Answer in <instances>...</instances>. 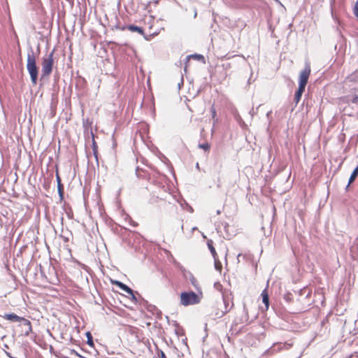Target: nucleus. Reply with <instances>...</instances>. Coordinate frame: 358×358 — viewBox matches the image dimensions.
Wrapping results in <instances>:
<instances>
[{"label":"nucleus","instance_id":"nucleus-1","mask_svg":"<svg viewBox=\"0 0 358 358\" xmlns=\"http://www.w3.org/2000/svg\"><path fill=\"white\" fill-rule=\"evenodd\" d=\"M311 73V67L309 63H306L304 69L301 71L299 79V88L295 92L294 101L298 103L301 99V96L305 91L308 83L309 76Z\"/></svg>","mask_w":358,"mask_h":358},{"label":"nucleus","instance_id":"nucleus-2","mask_svg":"<svg viewBox=\"0 0 358 358\" xmlns=\"http://www.w3.org/2000/svg\"><path fill=\"white\" fill-rule=\"evenodd\" d=\"M155 17H153V13L151 15L145 13L143 14L142 18L136 20V22L141 24V27L145 29L146 35L150 38L158 35L160 32V29L155 26Z\"/></svg>","mask_w":358,"mask_h":358},{"label":"nucleus","instance_id":"nucleus-3","mask_svg":"<svg viewBox=\"0 0 358 358\" xmlns=\"http://www.w3.org/2000/svg\"><path fill=\"white\" fill-rule=\"evenodd\" d=\"M202 298L201 294L193 291H183L180 294V303L183 306L196 305L200 303Z\"/></svg>","mask_w":358,"mask_h":358},{"label":"nucleus","instance_id":"nucleus-4","mask_svg":"<svg viewBox=\"0 0 358 358\" xmlns=\"http://www.w3.org/2000/svg\"><path fill=\"white\" fill-rule=\"evenodd\" d=\"M27 69L30 75L32 84L36 85L37 84L38 69L36 66V58L33 52L27 55Z\"/></svg>","mask_w":358,"mask_h":358},{"label":"nucleus","instance_id":"nucleus-5","mask_svg":"<svg viewBox=\"0 0 358 358\" xmlns=\"http://www.w3.org/2000/svg\"><path fill=\"white\" fill-rule=\"evenodd\" d=\"M294 293L297 296L296 301L303 306H310L313 301L310 299L312 291L308 287H303L298 290H294Z\"/></svg>","mask_w":358,"mask_h":358},{"label":"nucleus","instance_id":"nucleus-6","mask_svg":"<svg viewBox=\"0 0 358 358\" xmlns=\"http://www.w3.org/2000/svg\"><path fill=\"white\" fill-rule=\"evenodd\" d=\"M54 65L53 52L44 57L42 60V75L41 78L49 77L51 74Z\"/></svg>","mask_w":358,"mask_h":358},{"label":"nucleus","instance_id":"nucleus-7","mask_svg":"<svg viewBox=\"0 0 358 358\" xmlns=\"http://www.w3.org/2000/svg\"><path fill=\"white\" fill-rule=\"evenodd\" d=\"M142 8L147 10V14L151 15L153 13V17H155L159 14L162 8V0H155L150 1L147 5L143 4Z\"/></svg>","mask_w":358,"mask_h":358},{"label":"nucleus","instance_id":"nucleus-8","mask_svg":"<svg viewBox=\"0 0 358 358\" xmlns=\"http://www.w3.org/2000/svg\"><path fill=\"white\" fill-rule=\"evenodd\" d=\"M56 234H58L64 242H69L73 237L72 231L69 229L68 225H51Z\"/></svg>","mask_w":358,"mask_h":358},{"label":"nucleus","instance_id":"nucleus-9","mask_svg":"<svg viewBox=\"0 0 358 358\" xmlns=\"http://www.w3.org/2000/svg\"><path fill=\"white\" fill-rule=\"evenodd\" d=\"M3 317L5 320L11 322H22L23 325L29 327V331H31V322L23 317H20L14 313H5Z\"/></svg>","mask_w":358,"mask_h":358},{"label":"nucleus","instance_id":"nucleus-10","mask_svg":"<svg viewBox=\"0 0 358 358\" xmlns=\"http://www.w3.org/2000/svg\"><path fill=\"white\" fill-rule=\"evenodd\" d=\"M110 230L113 234L121 236L124 240L129 238L130 235H134V232L126 228L123 225H109Z\"/></svg>","mask_w":358,"mask_h":358},{"label":"nucleus","instance_id":"nucleus-11","mask_svg":"<svg viewBox=\"0 0 358 358\" xmlns=\"http://www.w3.org/2000/svg\"><path fill=\"white\" fill-rule=\"evenodd\" d=\"M215 229L222 231L223 229L227 234V238L230 239L236 234V225H215Z\"/></svg>","mask_w":358,"mask_h":358},{"label":"nucleus","instance_id":"nucleus-12","mask_svg":"<svg viewBox=\"0 0 358 358\" xmlns=\"http://www.w3.org/2000/svg\"><path fill=\"white\" fill-rule=\"evenodd\" d=\"M110 281L113 285H115L126 293H131V288L124 282L114 279H110Z\"/></svg>","mask_w":358,"mask_h":358},{"label":"nucleus","instance_id":"nucleus-13","mask_svg":"<svg viewBox=\"0 0 358 358\" xmlns=\"http://www.w3.org/2000/svg\"><path fill=\"white\" fill-rule=\"evenodd\" d=\"M127 29L133 32H135V31L138 32L141 35L143 36V37L148 41L150 40V38L146 35L145 29L141 27V26H136V25L131 24V25L127 26Z\"/></svg>","mask_w":358,"mask_h":358},{"label":"nucleus","instance_id":"nucleus-14","mask_svg":"<svg viewBox=\"0 0 358 358\" xmlns=\"http://www.w3.org/2000/svg\"><path fill=\"white\" fill-rule=\"evenodd\" d=\"M261 297L262 303L265 306V309L267 310L270 306L269 295L268 294L266 288L264 289L261 293Z\"/></svg>","mask_w":358,"mask_h":358},{"label":"nucleus","instance_id":"nucleus-15","mask_svg":"<svg viewBox=\"0 0 358 358\" xmlns=\"http://www.w3.org/2000/svg\"><path fill=\"white\" fill-rule=\"evenodd\" d=\"M189 275V280L192 286L202 295L201 287L197 282V280L194 278L193 274L190 272L188 273Z\"/></svg>","mask_w":358,"mask_h":358},{"label":"nucleus","instance_id":"nucleus-16","mask_svg":"<svg viewBox=\"0 0 358 358\" xmlns=\"http://www.w3.org/2000/svg\"><path fill=\"white\" fill-rule=\"evenodd\" d=\"M207 246L208 250H210L214 260H216L217 259V254L216 252L215 248L213 246V242L212 240H208L207 242Z\"/></svg>","mask_w":358,"mask_h":358},{"label":"nucleus","instance_id":"nucleus-17","mask_svg":"<svg viewBox=\"0 0 358 358\" xmlns=\"http://www.w3.org/2000/svg\"><path fill=\"white\" fill-rule=\"evenodd\" d=\"M127 294L129 295L131 301L134 303L137 304L138 302V299H139V295H141V294L138 292L134 291L132 289H131V293H127Z\"/></svg>","mask_w":358,"mask_h":358},{"label":"nucleus","instance_id":"nucleus-18","mask_svg":"<svg viewBox=\"0 0 358 358\" xmlns=\"http://www.w3.org/2000/svg\"><path fill=\"white\" fill-rule=\"evenodd\" d=\"M273 225H262L260 230L263 232L264 236H268L272 232Z\"/></svg>","mask_w":358,"mask_h":358},{"label":"nucleus","instance_id":"nucleus-19","mask_svg":"<svg viewBox=\"0 0 358 358\" xmlns=\"http://www.w3.org/2000/svg\"><path fill=\"white\" fill-rule=\"evenodd\" d=\"M85 335L87 338V342H86L87 344L91 348H94L93 337H92L91 332L90 331H87L85 332Z\"/></svg>","mask_w":358,"mask_h":358},{"label":"nucleus","instance_id":"nucleus-20","mask_svg":"<svg viewBox=\"0 0 358 358\" xmlns=\"http://www.w3.org/2000/svg\"><path fill=\"white\" fill-rule=\"evenodd\" d=\"M57 189L61 198L63 197L64 194V187L62 184L61 178L58 174H57Z\"/></svg>","mask_w":358,"mask_h":358},{"label":"nucleus","instance_id":"nucleus-21","mask_svg":"<svg viewBox=\"0 0 358 358\" xmlns=\"http://www.w3.org/2000/svg\"><path fill=\"white\" fill-rule=\"evenodd\" d=\"M34 229H30L27 233V236L28 238H32L35 241V243L37 242L38 237L35 235Z\"/></svg>","mask_w":358,"mask_h":358},{"label":"nucleus","instance_id":"nucleus-22","mask_svg":"<svg viewBox=\"0 0 358 358\" xmlns=\"http://www.w3.org/2000/svg\"><path fill=\"white\" fill-rule=\"evenodd\" d=\"M138 303L143 306L145 309L148 308V305H150V303L146 299H145L141 295H139Z\"/></svg>","mask_w":358,"mask_h":358},{"label":"nucleus","instance_id":"nucleus-23","mask_svg":"<svg viewBox=\"0 0 358 358\" xmlns=\"http://www.w3.org/2000/svg\"><path fill=\"white\" fill-rule=\"evenodd\" d=\"M283 299L287 301V302H292L294 300V298H293V294L292 293H291L290 292H287L284 296H283Z\"/></svg>","mask_w":358,"mask_h":358},{"label":"nucleus","instance_id":"nucleus-24","mask_svg":"<svg viewBox=\"0 0 358 358\" xmlns=\"http://www.w3.org/2000/svg\"><path fill=\"white\" fill-rule=\"evenodd\" d=\"M357 175H358V166L356 167L355 169V170L352 171V173L350 177V179H349V184H350L355 180V178L357 177Z\"/></svg>","mask_w":358,"mask_h":358},{"label":"nucleus","instance_id":"nucleus-25","mask_svg":"<svg viewBox=\"0 0 358 358\" xmlns=\"http://www.w3.org/2000/svg\"><path fill=\"white\" fill-rule=\"evenodd\" d=\"M348 299H349V292L346 291L345 289H344L343 292V298L340 299L341 305L344 306L343 302H345Z\"/></svg>","mask_w":358,"mask_h":358},{"label":"nucleus","instance_id":"nucleus-26","mask_svg":"<svg viewBox=\"0 0 358 358\" xmlns=\"http://www.w3.org/2000/svg\"><path fill=\"white\" fill-rule=\"evenodd\" d=\"M146 310L148 312H150L152 315H154L159 310V308L156 306L150 303Z\"/></svg>","mask_w":358,"mask_h":358},{"label":"nucleus","instance_id":"nucleus-27","mask_svg":"<svg viewBox=\"0 0 358 358\" xmlns=\"http://www.w3.org/2000/svg\"><path fill=\"white\" fill-rule=\"evenodd\" d=\"M198 147L206 152H209L210 149V145L208 143L199 144Z\"/></svg>","mask_w":358,"mask_h":358},{"label":"nucleus","instance_id":"nucleus-28","mask_svg":"<svg viewBox=\"0 0 358 358\" xmlns=\"http://www.w3.org/2000/svg\"><path fill=\"white\" fill-rule=\"evenodd\" d=\"M229 311V309L225 308L224 310H218L215 313V316H216L218 318H221L223 317Z\"/></svg>","mask_w":358,"mask_h":358},{"label":"nucleus","instance_id":"nucleus-29","mask_svg":"<svg viewBox=\"0 0 358 358\" xmlns=\"http://www.w3.org/2000/svg\"><path fill=\"white\" fill-rule=\"evenodd\" d=\"M157 358H167L164 352L161 349L157 348Z\"/></svg>","mask_w":358,"mask_h":358},{"label":"nucleus","instance_id":"nucleus-30","mask_svg":"<svg viewBox=\"0 0 358 358\" xmlns=\"http://www.w3.org/2000/svg\"><path fill=\"white\" fill-rule=\"evenodd\" d=\"M215 262V268L217 270V271H220L221 268H222V264L220 263V262L219 261L218 258L216 259V260H214Z\"/></svg>","mask_w":358,"mask_h":358},{"label":"nucleus","instance_id":"nucleus-31","mask_svg":"<svg viewBox=\"0 0 358 358\" xmlns=\"http://www.w3.org/2000/svg\"><path fill=\"white\" fill-rule=\"evenodd\" d=\"M174 264L182 272H186L185 268L178 262L174 261Z\"/></svg>","mask_w":358,"mask_h":358},{"label":"nucleus","instance_id":"nucleus-32","mask_svg":"<svg viewBox=\"0 0 358 358\" xmlns=\"http://www.w3.org/2000/svg\"><path fill=\"white\" fill-rule=\"evenodd\" d=\"M71 355H75L76 356L78 357L79 358L85 357V356L79 354L76 350L74 349L71 350Z\"/></svg>","mask_w":358,"mask_h":358},{"label":"nucleus","instance_id":"nucleus-33","mask_svg":"<svg viewBox=\"0 0 358 358\" xmlns=\"http://www.w3.org/2000/svg\"><path fill=\"white\" fill-rule=\"evenodd\" d=\"M191 57L199 59V58H203V56L199 55H189L188 57H187V61L188 62Z\"/></svg>","mask_w":358,"mask_h":358},{"label":"nucleus","instance_id":"nucleus-34","mask_svg":"<svg viewBox=\"0 0 358 358\" xmlns=\"http://www.w3.org/2000/svg\"><path fill=\"white\" fill-rule=\"evenodd\" d=\"M222 301H223V303L224 306V309L225 308L228 309L229 301L224 296H222Z\"/></svg>","mask_w":358,"mask_h":358},{"label":"nucleus","instance_id":"nucleus-35","mask_svg":"<svg viewBox=\"0 0 358 358\" xmlns=\"http://www.w3.org/2000/svg\"><path fill=\"white\" fill-rule=\"evenodd\" d=\"M157 318L158 319H161L162 317V311L159 309L155 314H154Z\"/></svg>","mask_w":358,"mask_h":358},{"label":"nucleus","instance_id":"nucleus-36","mask_svg":"<svg viewBox=\"0 0 358 358\" xmlns=\"http://www.w3.org/2000/svg\"><path fill=\"white\" fill-rule=\"evenodd\" d=\"M338 306V304L337 303V310H336L337 315H342L343 313V310H346V308L344 306L343 308H342V310H339Z\"/></svg>","mask_w":358,"mask_h":358},{"label":"nucleus","instance_id":"nucleus-37","mask_svg":"<svg viewBox=\"0 0 358 358\" xmlns=\"http://www.w3.org/2000/svg\"><path fill=\"white\" fill-rule=\"evenodd\" d=\"M211 113H212L213 118L215 119V117H216L217 113H216V110H215L214 106H213L211 108Z\"/></svg>","mask_w":358,"mask_h":358},{"label":"nucleus","instance_id":"nucleus-38","mask_svg":"<svg viewBox=\"0 0 358 358\" xmlns=\"http://www.w3.org/2000/svg\"><path fill=\"white\" fill-rule=\"evenodd\" d=\"M176 334L178 335V336H182L184 334L183 333V330H178V331H176Z\"/></svg>","mask_w":358,"mask_h":358},{"label":"nucleus","instance_id":"nucleus-39","mask_svg":"<svg viewBox=\"0 0 358 358\" xmlns=\"http://www.w3.org/2000/svg\"><path fill=\"white\" fill-rule=\"evenodd\" d=\"M5 354L6 355V356L9 358H15V357H13L9 352H7V351H5Z\"/></svg>","mask_w":358,"mask_h":358},{"label":"nucleus","instance_id":"nucleus-40","mask_svg":"<svg viewBox=\"0 0 358 358\" xmlns=\"http://www.w3.org/2000/svg\"><path fill=\"white\" fill-rule=\"evenodd\" d=\"M6 230L8 231L9 230V227H12L11 229H10V232H12L14 229V227L15 225H6Z\"/></svg>","mask_w":358,"mask_h":358},{"label":"nucleus","instance_id":"nucleus-41","mask_svg":"<svg viewBox=\"0 0 358 358\" xmlns=\"http://www.w3.org/2000/svg\"><path fill=\"white\" fill-rule=\"evenodd\" d=\"M333 311L330 310L329 313L326 316V320H328L329 317H330L332 315Z\"/></svg>","mask_w":358,"mask_h":358},{"label":"nucleus","instance_id":"nucleus-42","mask_svg":"<svg viewBox=\"0 0 358 358\" xmlns=\"http://www.w3.org/2000/svg\"><path fill=\"white\" fill-rule=\"evenodd\" d=\"M241 256H242V254H241V253H239V254L238 255V256H237V260H238V262H240V257H241Z\"/></svg>","mask_w":358,"mask_h":358},{"label":"nucleus","instance_id":"nucleus-43","mask_svg":"<svg viewBox=\"0 0 358 358\" xmlns=\"http://www.w3.org/2000/svg\"><path fill=\"white\" fill-rule=\"evenodd\" d=\"M187 338H185L182 339V343H185V345H187Z\"/></svg>","mask_w":358,"mask_h":358},{"label":"nucleus","instance_id":"nucleus-44","mask_svg":"<svg viewBox=\"0 0 358 358\" xmlns=\"http://www.w3.org/2000/svg\"><path fill=\"white\" fill-rule=\"evenodd\" d=\"M294 231H295L296 232H297V233H299V232L298 231V229H297V227H297V225H294Z\"/></svg>","mask_w":358,"mask_h":358},{"label":"nucleus","instance_id":"nucleus-45","mask_svg":"<svg viewBox=\"0 0 358 358\" xmlns=\"http://www.w3.org/2000/svg\"><path fill=\"white\" fill-rule=\"evenodd\" d=\"M196 229H197V227H193L192 228V231H194V230H196Z\"/></svg>","mask_w":358,"mask_h":358},{"label":"nucleus","instance_id":"nucleus-46","mask_svg":"<svg viewBox=\"0 0 358 358\" xmlns=\"http://www.w3.org/2000/svg\"><path fill=\"white\" fill-rule=\"evenodd\" d=\"M183 227H184V225H183V224H181V225H180V229H181L182 231H183Z\"/></svg>","mask_w":358,"mask_h":358},{"label":"nucleus","instance_id":"nucleus-47","mask_svg":"<svg viewBox=\"0 0 358 358\" xmlns=\"http://www.w3.org/2000/svg\"><path fill=\"white\" fill-rule=\"evenodd\" d=\"M3 346H4L5 348H9V347H8V345L7 344H4Z\"/></svg>","mask_w":358,"mask_h":358},{"label":"nucleus","instance_id":"nucleus-48","mask_svg":"<svg viewBox=\"0 0 358 358\" xmlns=\"http://www.w3.org/2000/svg\"><path fill=\"white\" fill-rule=\"evenodd\" d=\"M217 285H220V283H219V282H215V284H214V285H215V287H217Z\"/></svg>","mask_w":358,"mask_h":358},{"label":"nucleus","instance_id":"nucleus-49","mask_svg":"<svg viewBox=\"0 0 358 358\" xmlns=\"http://www.w3.org/2000/svg\"><path fill=\"white\" fill-rule=\"evenodd\" d=\"M217 285H220V283H219V282H215V284H214V285H215V287H217Z\"/></svg>","mask_w":358,"mask_h":358},{"label":"nucleus","instance_id":"nucleus-50","mask_svg":"<svg viewBox=\"0 0 358 358\" xmlns=\"http://www.w3.org/2000/svg\"><path fill=\"white\" fill-rule=\"evenodd\" d=\"M38 225H35V228H36L37 230H38Z\"/></svg>","mask_w":358,"mask_h":358},{"label":"nucleus","instance_id":"nucleus-51","mask_svg":"<svg viewBox=\"0 0 358 358\" xmlns=\"http://www.w3.org/2000/svg\"><path fill=\"white\" fill-rule=\"evenodd\" d=\"M15 358H17V357H15Z\"/></svg>","mask_w":358,"mask_h":358}]
</instances>
